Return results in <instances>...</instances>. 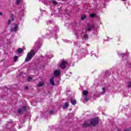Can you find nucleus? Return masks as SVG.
<instances>
[{
  "label": "nucleus",
  "mask_w": 131,
  "mask_h": 131,
  "mask_svg": "<svg viewBox=\"0 0 131 131\" xmlns=\"http://www.w3.org/2000/svg\"><path fill=\"white\" fill-rule=\"evenodd\" d=\"M32 79V77H29L28 78V81H31V80Z\"/></svg>",
  "instance_id": "nucleus-24"
},
{
  "label": "nucleus",
  "mask_w": 131,
  "mask_h": 131,
  "mask_svg": "<svg viewBox=\"0 0 131 131\" xmlns=\"http://www.w3.org/2000/svg\"><path fill=\"white\" fill-rule=\"evenodd\" d=\"M88 94H89V92L88 91H83V94L84 96H88Z\"/></svg>",
  "instance_id": "nucleus-16"
},
{
  "label": "nucleus",
  "mask_w": 131,
  "mask_h": 131,
  "mask_svg": "<svg viewBox=\"0 0 131 131\" xmlns=\"http://www.w3.org/2000/svg\"><path fill=\"white\" fill-rule=\"evenodd\" d=\"M29 88L28 86H26L25 88V90H28Z\"/></svg>",
  "instance_id": "nucleus-27"
},
{
  "label": "nucleus",
  "mask_w": 131,
  "mask_h": 131,
  "mask_svg": "<svg viewBox=\"0 0 131 131\" xmlns=\"http://www.w3.org/2000/svg\"><path fill=\"white\" fill-rule=\"evenodd\" d=\"M117 131H121L120 129H118Z\"/></svg>",
  "instance_id": "nucleus-32"
},
{
  "label": "nucleus",
  "mask_w": 131,
  "mask_h": 131,
  "mask_svg": "<svg viewBox=\"0 0 131 131\" xmlns=\"http://www.w3.org/2000/svg\"><path fill=\"white\" fill-rule=\"evenodd\" d=\"M55 79V77H52L50 79V83L51 85H55V81H54Z\"/></svg>",
  "instance_id": "nucleus-8"
},
{
  "label": "nucleus",
  "mask_w": 131,
  "mask_h": 131,
  "mask_svg": "<svg viewBox=\"0 0 131 131\" xmlns=\"http://www.w3.org/2000/svg\"><path fill=\"white\" fill-rule=\"evenodd\" d=\"M52 4H53L54 6H57V5H58V2H57V1L55 0H52Z\"/></svg>",
  "instance_id": "nucleus-17"
},
{
  "label": "nucleus",
  "mask_w": 131,
  "mask_h": 131,
  "mask_svg": "<svg viewBox=\"0 0 131 131\" xmlns=\"http://www.w3.org/2000/svg\"><path fill=\"white\" fill-rule=\"evenodd\" d=\"M90 123L92 126H96L99 124V118H94L90 120Z\"/></svg>",
  "instance_id": "nucleus-2"
},
{
  "label": "nucleus",
  "mask_w": 131,
  "mask_h": 131,
  "mask_svg": "<svg viewBox=\"0 0 131 131\" xmlns=\"http://www.w3.org/2000/svg\"><path fill=\"white\" fill-rule=\"evenodd\" d=\"M102 94H105V93H106V88H102Z\"/></svg>",
  "instance_id": "nucleus-22"
},
{
  "label": "nucleus",
  "mask_w": 131,
  "mask_h": 131,
  "mask_svg": "<svg viewBox=\"0 0 131 131\" xmlns=\"http://www.w3.org/2000/svg\"><path fill=\"white\" fill-rule=\"evenodd\" d=\"M122 2H125V1H126V0H122Z\"/></svg>",
  "instance_id": "nucleus-33"
},
{
  "label": "nucleus",
  "mask_w": 131,
  "mask_h": 131,
  "mask_svg": "<svg viewBox=\"0 0 131 131\" xmlns=\"http://www.w3.org/2000/svg\"><path fill=\"white\" fill-rule=\"evenodd\" d=\"M35 56V51L32 49L27 55L26 58L25 59V62H29L31 61V59Z\"/></svg>",
  "instance_id": "nucleus-1"
},
{
  "label": "nucleus",
  "mask_w": 131,
  "mask_h": 131,
  "mask_svg": "<svg viewBox=\"0 0 131 131\" xmlns=\"http://www.w3.org/2000/svg\"><path fill=\"white\" fill-rule=\"evenodd\" d=\"M10 17H11V19L8 20V25H10L11 22H12V21L13 22L14 21V20H15V18H14V14H11Z\"/></svg>",
  "instance_id": "nucleus-6"
},
{
  "label": "nucleus",
  "mask_w": 131,
  "mask_h": 131,
  "mask_svg": "<svg viewBox=\"0 0 131 131\" xmlns=\"http://www.w3.org/2000/svg\"><path fill=\"white\" fill-rule=\"evenodd\" d=\"M86 19V15L82 14L81 15V20H85Z\"/></svg>",
  "instance_id": "nucleus-12"
},
{
  "label": "nucleus",
  "mask_w": 131,
  "mask_h": 131,
  "mask_svg": "<svg viewBox=\"0 0 131 131\" xmlns=\"http://www.w3.org/2000/svg\"><path fill=\"white\" fill-rule=\"evenodd\" d=\"M37 85L39 88H40L41 86H43V85H45V83H43V82H39Z\"/></svg>",
  "instance_id": "nucleus-10"
},
{
  "label": "nucleus",
  "mask_w": 131,
  "mask_h": 131,
  "mask_svg": "<svg viewBox=\"0 0 131 131\" xmlns=\"http://www.w3.org/2000/svg\"><path fill=\"white\" fill-rule=\"evenodd\" d=\"M54 74L55 77H58V76H59L61 74V71H60L59 70H55L54 72Z\"/></svg>",
  "instance_id": "nucleus-4"
},
{
  "label": "nucleus",
  "mask_w": 131,
  "mask_h": 131,
  "mask_svg": "<svg viewBox=\"0 0 131 131\" xmlns=\"http://www.w3.org/2000/svg\"><path fill=\"white\" fill-rule=\"evenodd\" d=\"M18 25H16L15 26V27H14V29H13L14 32H16V31H17L18 30Z\"/></svg>",
  "instance_id": "nucleus-13"
},
{
  "label": "nucleus",
  "mask_w": 131,
  "mask_h": 131,
  "mask_svg": "<svg viewBox=\"0 0 131 131\" xmlns=\"http://www.w3.org/2000/svg\"><path fill=\"white\" fill-rule=\"evenodd\" d=\"M24 112H25L26 111V106H24L22 107V108L21 109Z\"/></svg>",
  "instance_id": "nucleus-21"
},
{
  "label": "nucleus",
  "mask_w": 131,
  "mask_h": 131,
  "mask_svg": "<svg viewBox=\"0 0 131 131\" xmlns=\"http://www.w3.org/2000/svg\"><path fill=\"white\" fill-rule=\"evenodd\" d=\"M131 87V82H128V88H129Z\"/></svg>",
  "instance_id": "nucleus-25"
},
{
  "label": "nucleus",
  "mask_w": 131,
  "mask_h": 131,
  "mask_svg": "<svg viewBox=\"0 0 131 131\" xmlns=\"http://www.w3.org/2000/svg\"><path fill=\"white\" fill-rule=\"evenodd\" d=\"M0 16H3V13L0 12Z\"/></svg>",
  "instance_id": "nucleus-29"
},
{
  "label": "nucleus",
  "mask_w": 131,
  "mask_h": 131,
  "mask_svg": "<svg viewBox=\"0 0 131 131\" xmlns=\"http://www.w3.org/2000/svg\"><path fill=\"white\" fill-rule=\"evenodd\" d=\"M69 105V102H66L63 105L62 109H67Z\"/></svg>",
  "instance_id": "nucleus-7"
},
{
  "label": "nucleus",
  "mask_w": 131,
  "mask_h": 131,
  "mask_svg": "<svg viewBox=\"0 0 131 131\" xmlns=\"http://www.w3.org/2000/svg\"><path fill=\"white\" fill-rule=\"evenodd\" d=\"M85 99L86 100V101L89 100V99H88V98H85Z\"/></svg>",
  "instance_id": "nucleus-30"
},
{
  "label": "nucleus",
  "mask_w": 131,
  "mask_h": 131,
  "mask_svg": "<svg viewBox=\"0 0 131 131\" xmlns=\"http://www.w3.org/2000/svg\"><path fill=\"white\" fill-rule=\"evenodd\" d=\"M83 37L84 39H89V34H85V35H84Z\"/></svg>",
  "instance_id": "nucleus-15"
},
{
  "label": "nucleus",
  "mask_w": 131,
  "mask_h": 131,
  "mask_svg": "<svg viewBox=\"0 0 131 131\" xmlns=\"http://www.w3.org/2000/svg\"><path fill=\"white\" fill-rule=\"evenodd\" d=\"M21 2V0H16L15 2V4L19 6L20 5V3Z\"/></svg>",
  "instance_id": "nucleus-18"
},
{
  "label": "nucleus",
  "mask_w": 131,
  "mask_h": 131,
  "mask_svg": "<svg viewBox=\"0 0 131 131\" xmlns=\"http://www.w3.org/2000/svg\"><path fill=\"white\" fill-rule=\"evenodd\" d=\"M94 28V26L91 24H88V28H86V30L88 31H92V30Z\"/></svg>",
  "instance_id": "nucleus-5"
},
{
  "label": "nucleus",
  "mask_w": 131,
  "mask_h": 131,
  "mask_svg": "<svg viewBox=\"0 0 131 131\" xmlns=\"http://www.w3.org/2000/svg\"><path fill=\"white\" fill-rule=\"evenodd\" d=\"M21 110V113H23V112H24V111H23L22 110Z\"/></svg>",
  "instance_id": "nucleus-31"
},
{
  "label": "nucleus",
  "mask_w": 131,
  "mask_h": 131,
  "mask_svg": "<svg viewBox=\"0 0 131 131\" xmlns=\"http://www.w3.org/2000/svg\"><path fill=\"white\" fill-rule=\"evenodd\" d=\"M68 64V62L66 61H62L60 64L59 65V67L62 69H65L66 68V66Z\"/></svg>",
  "instance_id": "nucleus-3"
},
{
  "label": "nucleus",
  "mask_w": 131,
  "mask_h": 131,
  "mask_svg": "<svg viewBox=\"0 0 131 131\" xmlns=\"http://www.w3.org/2000/svg\"><path fill=\"white\" fill-rule=\"evenodd\" d=\"M124 131H129V129H126L124 130Z\"/></svg>",
  "instance_id": "nucleus-28"
},
{
  "label": "nucleus",
  "mask_w": 131,
  "mask_h": 131,
  "mask_svg": "<svg viewBox=\"0 0 131 131\" xmlns=\"http://www.w3.org/2000/svg\"><path fill=\"white\" fill-rule=\"evenodd\" d=\"M17 112L18 114H21V113H22V110H21V109H18Z\"/></svg>",
  "instance_id": "nucleus-23"
},
{
  "label": "nucleus",
  "mask_w": 131,
  "mask_h": 131,
  "mask_svg": "<svg viewBox=\"0 0 131 131\" xmlns=\"http://www.w3.org/2000/svg\"><path fill=\"white\" fill-rule=\"evenodd\" d=\"M49 113H50V114H51V115H53V114H54V112L51 111L49 112Z\"/></svg>",
  "instance_id": "nucleus-26"
},
{
  "label": "nucleus",
  "mask_w": 131,
  "mask_h": 131,
  "mask_svg": "<svg viewBox=\"0 0 131 131\" xmlns=\"http://www.w3.org/2000/svg\"><path fill=\"white\" fill-rule=\"evenodd\" d=\"M90 18H95L96 17V14L95 13H92L90 14Z\"/></svg>",
  "instance_id": "nucleus-19"
},
{
  "label": "nucleus",
  "mask_w": 131,
  "mask_h": 131,
  "mask_svg": "<svg viewBox=\"0 0 131 131\" xmlns=\"http://www.w3.org/2000/svg\"><path fill=\"white\" fill-rule=\"evenodd\" d=\"M76 102H77L76 100L71 99V103L72 105H76Z\"/></svg>",
  "instance_id": "nucleus-11"
},
{
  "label": "nucleus",
  "mask_w": 131,
  "mask_h": 131,
  "mask_svg": "<svg viewBox=\"0 0 131 131\" xmlns=\"http://www.w3.org/2000/svg\"><path fill=\"white\" fill-rule=\"evenodd\" d=\"M88 126H91V124L88 123V122L85 121L83 124V127H88Z\"/></svg>",
  "instance_id": "nucleus-9"
},
{
  "label": "nucleus",
  "mask_w": 131,
  "mask_h": 131,
  "mask_svg": "<svg viewBox=\"0 0 131 131\" xmlns=\"http://www.w3.org/2000/svg\"><path fill=\"white\" fill-rule=\"evenodd\" d=\"M23 52V49H22V48H19L17 50V53H18V54H20V53Z\"/></svg>",
  "instance_id": "nucleus-14"
},
{
  "label": "nucleus",
  "mask_w": 131,
  "mask_h": 131,
  "mask_svg": "<svg viewBox=\"0 0 131 131\" xmlns=\"http://www.w3.org/2000/svg\"><path fill=\"white\" fill-rule=\"evenodd\" d=\"M18 61V56H15L14 57V62H17Z\"/></svg>",
  "instance_id": "nucleus-20"
}]
</instances>
